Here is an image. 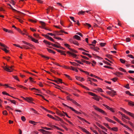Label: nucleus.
<instances>
[{
	"label": "nucleus",
	"mask_w": 134,
	"mask_h": 134,
	"mask_svg": "<svg viewBox=\"0 0 134 134\" xmlns=\"http://www.w3.org/2000/svg\"><path fill=\"white\" fill-rule=\"evenodd\" d=\"M92 107L100 113L103 115L106 116L107 115V113L105 111L99 108L97 106L94 105H93Z\"/></svg>",
	"instance_id": "f257e3e1"
},
{
	"label": "nucleus",
	"mask_w": 134,
	"mask_h": 134,
	"mask_svg": "<svg viewBox=\"0 0 134 134\" xmlns=\"http://www.w3.org/2000/svg\"><path fill=\"white\" fill-rule=\"evenodd\" d=\"M88 93L90 95L93 96L92 97V98L97 101H99L100 99V96H98L92 92H88Z\"/></svg>",
	"instance_id": "f03ea898"
},
{
	"label": "nucleus",
	"mask_w": 134,
	"mask_h": 134,
	"mask_svg": "<svg viewBox=\"0 0 134 134\" xmlns=\"http://www.w3.org/2000/svg\"><path fill=\"white\" fill-rule=\"evenodd\" d=\"M13 66H6L3 67V68L5 70L7 71L10 72L13 71Z\"/></svg>",
	"instance_id": "7ed1b4c3"
},
{
	"label": "nucleus",
	"mask_w": 134,
	"mask_h": 134,
	"mask_svg": "<svg viewBox=\"0 0 134 134\" xmlns=\"http://www.w3.org/2000/svg\"><path fill=\"white\" fill-rule=\"evenodd\" d=\"M62 104L64 106H65V107H66L68 108H69L72 111H74L76 114H81V112H80L78 111H77V110H75L73 108H72L71 107L68 106L64 103H62Z\"/></svg>",
	"instance_id": "20e7f679"
},
{
	"label": "nucleus",
	"mask_w": 134,
	"mask_h": 134,
	"mask_svg": "<svg viewBox=\"0 0 134 134\" xmlns=\"http://www.w3.org/2000/svg\"><path fill=\"white\" fill-rule=\"evenodd\" d=\"M102 105L105 107H106L109 110L112 112H115V109L114 108H111L107 105L104 104H103Z\"/></svg>",
	"instance_id": "39448f33"
},
{
	"label": "nucleus",
	"mask_w": 134,
	"mask_h": 134,
	"mask_svg": "<svg viewBox=\"0 0 134 134\" xmlns=\"http://www.w3.org/2000/svg\"><path fill=\"white\" fill-rule=\"evenodd\" d=\"M47 126L48 127H50L52 128H54V127L56 128L57 130H59L61 131H62V129L59 128V127L55 125H53L51 123L49 122L47 124Z\"/></svg>",
	"instance_id": "423d86ee"
},
{
	"label": "nucleus",
	"mask_w": 134,
	"mask_h": 134,
	"mask_svg": "<svg viewBox=\"0 0 134 134\" xmlns=\"http://www.w3.org/2000/svg\"><path fill=\"white\" fill-rule=\"evenodd\" d=\"M66 53L68 54L70 56H72L73 58L75 59L77 58V55L76 54H75L69 51H67L66 52Z\"/></svg>",
	"instance_id": "0eeeda50"
},
{
	"label": "nucleus",
	"mask_w": 134,
	"mask_h": 134,
	"mask_svg": "<svg viewBox=\"0 0 134 134\" xmlns=\"http://www.w3.org/2000/svg\"><path fill=\"white\" fill-rule=\"evenodd\" d=\"M55 116V117L56 118H55L54 117V118H53V119H54L56 121H60L61 122L63 123L64 122V121L62 119L60 118L58 116Z\"/></svg>",
	"instance_id": "6e6552de"
},
{
	"label": "nucleus",
	"mask_w": 134,
	"mask_h": 134,
	"mask_svg": "<svg viewBox=\"0 0 134 134\" xmlns=\"http://www.w3.org/2000/svg\"><path fill=\"white\" fill-rule=\"evenodd\" d=\"M22 42L23 43H24L26 44L27 45L31 47H32L34 48H35V46L33 45L32 44H31V43H28L24 41H22Z\"/></svg>",
	"instance_id": "1a4fd4ad"
},
{
	"label": "nucleus",
	"mask_w": 134,
	"mask_h": 134,
	"mask_svg": "<svg viewBox=\"0 0 134 134\" xmlns=\"http://www.w3.org/2000/svg\"><path fill=\"white\" fill-rule=\"evenodd\" d=\"M79 127L80 129H81L83 132H85L87 134H91L88 131H87L85 129L82 127L80 126H79Z\"/></svg>",
	"instance_id": "9d476101"
},
{
	"label": "nucleus",
	"mask_w": 134,
	"mask_h": 134,
	"mask_svg": "<svg viewBox=\"0 0 134 134\" xmlns=\"http://www.w3.org/2000/svg\"><path fill=\"white\" fill-rule=\"evenodd\" d=\"M25 99L28 102L31 103L34 100L31 97H26Z\"/></svg>",
	"instance_id": "9b49d317"
},
{
	"label": "nucleus",
	"mask_w": 134,
	"mask_h": 134,
	"mask_svg": "<svg viewBox=\"0 0 134 134\" xmlns=\"http://www.w3.org/2000/svg\"><path fill=\"white\" fill-rule=\"evenodd\" d=\"M40 130L41 131V132L43 134H48V133H49V131H46L43 129H41Z\"/></svg>",
	"instance_id": "f8f14e48"
},
{
	"label": "nucleus",
	"mask_w": 134,
	"mask_h": 134,
	"mask_svg": "<svg viewBox=\"0 0 134 134\" xmlns=\"http://www.w3.org/2000/svg\"><path fill=\"white\" fill-rule=\"evenodd\" d=\"M6 47H3L4 48H1V49L3 50L4 51H5L6 53H8V52H9V51L7 50V48H8V47L6 46Z\"/></svg>",
	"instance_id": "ddd939ff"
},
{
	"label": "nucleus",
	"mask_w": 134,
	"mask_h": 134,
	"mask_svg": "<svg viewBox=\"0 0 134 134\" xmlns=\"http://www.w3.org/2000/svg\"><path fill=\"white\" fill-rule=\"evenodd\" d=\"M76 78L77 80L80 81H84L85 80L83 78L77 76H76Z\"/></svg>",
	"instance_id": "4468645a"
},
{
	"label": "nucleus",
	"mask_w": 134,
	"mask_h": 134,
	"mask_svg": "<svg viewBox=\"0 0 134 134\" xmlns=\"http://www.w3.org/2000/svg\"><path fill=\"white\" fill-rule=\"evenodd\" d=\"M121 109L125 113H126L127 114L129 115L130 113H131V112L126 111L123 108H121Z\"/></svg>",
	"instance_id": "2eb2a0df"
},
{
	"label": "nucleus",
	"mask_w": 134,
	"mask_h": 134,
	"mask_svg": "<svg viewBox=\"0 0 134 134\" xmlns=\"http://www.w3.org/2000/svg\"><path fill=\"white\" fill-rule=\"evenodd\" d=\"M40 23L42 25V28L45 29L46 28L45 27V23L42 21H40Z\"/></svg>",
	"instance_id": "dca6fc26"
},
{
	"label": "nucleus",
	"mask_w": 134,
	"mask_h": 134,
	"mask_svg": "<svg viewBox=\"0 0 134 134\" xmlns=\"http://www.w3.org/2000/svg\"><path fill=\"white\" fill-rule=\"evenodd\" d=\"M71 101L75 105L79 107H80V105L79 104H78L74 100L72 99Z\"/></svg>",
	"instance_id": "f3484780"
},
{
	"label": "nucleus",
	"mask_w": 134,
	"mask_h": 134,
	"mask_svg": "<svg viewBox=\"0 0 134 134\" xmlns=\"http://www.w3.org/2000/svg\"><path fill=\"white\" fill-rule=\"evenodd\" d=\"M115 74L118 76H120V75H122L123 73L119 72H116L115 73Z\"/></svg>",
	"instance_id": "a211bd4d"
},
{
	"label": "nucleus",
	"mask_w": 134,
	"mask_h": 134,
	"mask_svg": "<svg viewBox=\"0 0 134 134\" xmlns=\"http://www.w3.org/2000/svg\"><path fill=\"white\" fill-rule=\"evenodd\" d=\"M73 38L77 40H81L80 37L77 35H75L73 36Z\"/></svg>",
	"instance_id": "6ab92c4d"
},
{
	"label": "nucleus",
	"mask_w": 134,
	"mask_h": 134,
	"mask_svg": "<svg viewBox=\"0 0 134 134\" xmlns=\"http://www.w3.org/2000/svg\"><path fill=\"white\" fill-rule=\"evenodd\" d=\"M43 42L44 43H46V44H48L49 46H50L51 45H52V43H51V42L48 41H47L46 40H44L43 41Z\"/></svg>",
	"instance_id": "aec40b11"
},
{
	"label": "nucleus",
	"mask_w": 134,
	"mask_h": 134,
	"mask_svg": "<svg viewBox=\"0 0 134 134\" xmlns=\"http://www.w3.org/2000/svg\"><path fill=\"white\" fill-rule=\"evenodd\" d=\"M109 130L116 132L118 131V128L117 127H114L112 128L110 127V129Z\"/></svg>",
	"instance_id": "412c9836"
},
{
	"label": "nucleus",
	"mask_w": 134,
	"mask_h": 134,
	"mask_svg": "<svg viewBox=\"0 0 134 134\" xmlns=\"http://www.w3.org/2000/svg\"><path fill=\"white\" fill-rule=\"evenodd\" d=\"M8 5H9L10 6V7H11V8L12 9V10H13V11H15L16 12H17V13H21V12H20L18 11V10L15 9L13 8L12 7V6L10 4H8Z\"/></svg>",
	"instance_id": "4be33fe9"
},
{
	"label": "nucleus",
	"mask_w": 134,
	"mask_h": 134,
	"mask_svg": "<svg viewBox=\"0 0 134 134\" xmlns=\"http://www.w3.org/2000/svg\"><path fill=\"white\" fill-rule=\"evenodd\" d=\"M121 125H122L124 127L126 128H127V129H128L130 131H131L132 130V129L131 128H130L127 125H125V124H121Z\"/></svg>",
	"instance_id": "5701e85b"
},
{
	"label": "nucleus",
	"mask_w": 134,
	"mask_h": 134,
	"mask_svg": "<svg viewBox=\"0 0 134 134\" xmlns=\"http://www.w3.org/2000/svg\"><path fill=\"white\" fill-rule=\"evenodd\" d=\"M90 76H91V77H95V78H97V79H100V80H103L102 79H100L99 77H98V76H96L95 75H93V74H91L90 75Z\"/></svg>",
	"instance_id": "b1692460"
},
{
	"label": "nucleus",
	"mask_w": 134,
	"mask_h": 134,
	"mask_svg": "<svg viewBox=\"0 0 134 134\" xmlns=\"http://www.w3.org/2000/svg\"><path fill=\"white\" fill-rule=\"evenodd\" d=\"M56 80L57 81V82H56V83H57L58 84H59L60 83H63L62 82V80L61 79L57 78Z\"/></svg>",
	"instance_id": "393cba45"
},
{
	"label": "nucleus",
	"mask_w": 134,
	"mask_h": 134,
	"mask_svg": "<svg viewBox=\"0 0 134 134\" xmlns=\"http://www.w3.org/2000/svg\"><path fill=\"white\" fill-rule=\"evenodd\" d=\"M34 90H35V91H34L36 93H39V92H38V91H40L38 89L35 88H31V91H33Z\"/></svg>",
	"instance_id": "a878e982"
},
{
	"label": "nucleus",
	"mask_w": 134,
	"mask_h": 134,
	"mask_svg": "<svg viewBox=\"0 0 134 134\" xmlns=\"http://www.w3.org/2000/svg\"><path fill=\"white\" fill-rule=\"evenodd\" d=\"M29 123H31V124H33L34 125H36V123H37L38 122H35L34 121L32 120H30L29 121Z\"/></svg>",
	"instance_id": "bb28decb"
},
{
	"label": "nucleus",
	"mask_w": 134,
	"mask_h": 134,
	"mask_svg": "<svg viewBox=\"0 0 134 134\" xmlns=\"http://www.w3.org/2000/svg\"><path fill=\"white\" fill-rule=\"evenodd\" d=\"M4 86H5L7 87H8L9 88H10L11 89H12L13 90H15L16 89V88L11 87L10 86H9L8 84H5L4 85Z\"/></svg>",
	"instance_id": "cd10ccee"
},
{
	"label": "nucleus",
	"mask_w": 134,
	"mask_h": 134,
	"mask_svg": "<svg viewBox=\"0 0 134 134\" xmlns=\"http://www.w3.org/2000/svg\"><path fill=\"white\" fill-rule=\"evenodd\" d=\"M68 48L71 52H73L75 53H78L77 51L76 50L72 49L70 48Z\"/></svg>",
	"instance_id": "c85d7f7f"
},
{
	"label": "nucleus",
	"mask_w": 134,
	"mask_h": 134,
	"mask_svg": "<svg viewBox=\"0 0 134 134\" xmlns=\"http://www.w3.org/2000/svg\"><path fill=\"white\" fill-rule=\"evenodd\" d=\"M128 104L131 106L134 107V102H132V101L129 102L128 103Z\"/></svg>",
	"instance_id": "c756f323"
},
{
	"label": "nucleus",
	"mask_w": 134,
	"mask_h": 134,
	"mask_svg": "<svg viewBox=\"0 0 134 134\" xmlns=\"http://www.w3.org/2000/svg\"><path fill=\"white\" fill-rule=\"evenodd\" d=\"M111 91L112 92V93L111 94V95L110 96L113 97L116 95L115 93H116V92L114 90H111Z\"/></svg>",
	"instance_id": "7c9ffc66"
},
{
	"label": "nucleus",
	"mask_w": 134,
	"mask_h": 134,
	"mask_svg": "<svg viewBox=\"0 0 134 134\" xmlns=\"http://www.w3.org/2000/svg\"><path fill=\"white\" fill-rule=\"evenodd\" d=\"M80 85L83 88L87 90H88V91L90 90V89L89 88H88L87 87L82 85V84Z\"/></svg>",
	"instance_id": "2f4dec72"
},
{
	"label": "nucleus",
	"mask_w": 134,
	"mask_h": 134,
	"mask_svg": "<svg viewBox=\"0 0 134 134\" xmlns=\"http://www.w3.org/2000/svg\"><path fill=\"white\" fill-rule=\"evenodd\" d=\"M125 93L126 94L129 95L131 96H134V95L132 94L129 91H127L125 92Z\"/></svg>",
	"instance_id": "473e14b6"
},
{
	"label": "nucleus",
	"mask_w": 134,
	"mask_h": 134,
	"mask_svg": "<svg viewBox=\"0 0 134 134\" xmlns=\"http://www.w3.org/2000/svg\"><path fill=\"white\" fill-rule=\"evenodd\" d=\"M119 69L120 71H121L124 72H126V71L124 69L121 67H120V68H119Z\"/></svg>",
	"instance_id": "72a5a7b5"
},
{
	"label": "nucleus",
	"mask_w": 134,
	"mask_h": 134,
	"mask_svg": "<svg viewBox=\"0 0 134 134\" xmlns=\"http://www.w3.org/2000/svg\"><path fill=\"white\" fill-rule=\"evenodd\" d=\"M30 110L31 111H32L35 114H37V112L36 111L35 109H34V108H31L30 109Z\"/></svg>",
	"instance_id": "f704fd0d"
},
{
	"label": "nucleus",
	"mask_w": 134,
	"mask_h": 134,
	"mask_svg": "<svg viewBox=\"0 0 134 134\" xmlns=\"http://www.w3.org/2000/svg\"><path fill=\"white\" fill-rule=\"evenodd\" d=\"M85 12V11H83L82 10H81V11H79L78 12V14L79 15L81 14V15H83L84 14Z\"/></svg>",
	"instance_id": "c9c22d12"
},
{
	"label": "nucleus",
	"mask_w": 134,
	"mask_h": 134,
	"mask_svg": "<svg viewBox=\"0 0 134 134\" xmlns=\"http://www.w3.org/2000/svg\"><path fill=\"white\" fill-rule=\"evenodd\" d=\"M57 113L58 115H59L60 116H65V115L62 113L60 112H57Z\"/></svg>",
	"instance_id": "e433bc0d"
},
{
	"label": "nucleus",
	"mask_w": 134,
	"mask_h": 134,
	"mask_svg": "<svg viewBox=\"0 0 134 134\" xmlns=\"http://www.w3.org/2000/svg\"><path fill=\"white\" fill-rule=\"evenodd\" d=\"M31 40L32 41L34 42L35 43H38V40H36L33 38H32Z\"/></svg>",
	"instance_id": "4c0bfd02"
},
{
	"label": "nucleus",
	"mask_w": 134,
	"mask_h": 134,
	"mask_svg": "<svg viewBox=\"0 0 134 134\" xmlns=\"http://www.w3.org/2000/svg\"><path fill=\"white\" fill-rule=\"evenodd\" d=\"M73 43L77 46H78L79 45V44L78 42L75 40H74Z\"/></svg>",
	"instance_id": "58836bf2"
},
{
	"label": "nucleus",
	"mask_w": 134,
	"mask_h": 134,
	"mask_svg": "<svg viewBox=\"0 0 134 134\" xmlns=\"http://www.w3.org/2000/svg\"><path fill=\"white\" fill-rule=\"evenodd\" d=\"M103 124L109 129H110V127L109 126V125L108 124L104 123H103Z\"/></svg>",
	"instance_id": "ea45409f"
},
{
	"label": "nucleus",
	"mask_w": 134,
	"mask_h": 134,
	"mask_svg": "<svg viewBox=\"0 0 134 134\" xmlns=\"http://www.w3.org/2000/svg\"><path fill=\"white\" fill-rule=\"evenodd\" d=\"M99 50V48L97 47H94V50L97 52H99L98 50Z\"/></svg>",
	"instance_id": "a19ab883"
},
{
	"label": "nucleus",
	"mask_w": 134,
	"mask_h": 134,
	"mask_svg": "<svg viewBox=\"0 0 134 134\" xmlns=\"http://www.w3.org/2000/svg\"><path fill=\"white\" fill-rule=\"evenodd\" d=\"M13 77L14 78L15 80L18 81H19V80L17 76H14L13 75Z\"/></svg>",
	"instance_id": "79ce46f5"
},
{
	"label": "nucleus",
	"mask_w": 134,
	"mask_h": 134,
	"mask_svg": "<svg viewBox=\"0 0 134 134\" xmlns=\"http://www.w3.org/2000/svg\"><path fill=\"white\" fill-rule=\"evenodd\" d=\"M105 118L108 121L110 122H111L112 120L107 117H105Z\"/></svg>",
	"instance_id": "37998d69"
},
{
	"label": "nucleus",
	"mask_w": 134,
	"mask_h": 134,
	"mask_svg": "<svg viewBox=\"0 0 134 134\" xmlns=\"http://www.w3.org/2000/svg\"><path fill=\"white\" fill-rule=\"evenodd\" d=\"M89 45L90 46H90V48L91 49H93L94 50V46H95V45H94V44H89Z\"/></svg>",
	"instance_id": "c03bdc74"
},
{
	"label": "nucleus",
	"mask_w": 134,
	"mask_h": 134,
	"mask_svg": "<svg viewBox=\"0 0 134 134\" xmlns=\"http://www.w3.org/2000/svg\"><path fill=\"white\" fill-rule=\"evenodd\" d=\"M98 92H103V91L102 90V89L101 88H97V90Z\"/></svg>",
	"instance_id": "a18cd8bd"
},
{
	"label": "nucleus",
	"mask_w": 134,
	"mask_h": 134,
	"mask_svg": "<svg viewBox=\"0 0 134 134\" xmlns=\"http://www.w3.org/2000/svg\"><path fill=\"white\" fill-rule=\"evenodd\" d=\"M53 38H55V39H58V40H62V41H63V39H62L60 37H56L55 36H54L53 37Z\"/></svg>",
	"instance_id": "49530a36"
},
{
	"label": "nucleus",
	"mask_w": 134,
	"mask_h": 134,
	"mask_svg": "<svg viewBox=\"0 0 134 134\" xmlns=\"http://www.w3.org/2000/svg\"><path fill=\"white\" fill-rule=\"evenodd\" d=\"M106 43H100V46L102 47H104L105 46Z\"/></svg>",
	"instance_id": "de8ad7c7"
},
{
	"label": "nucleus",
	"mask_w": 134,
	"mask_h": 134,
	"mask_svg": "<svg viewBox=\"0 0 134 134\" xmlns=\"http://www.w3.org/2000/svg\"><path fill=\"white\" fill-rule=\"evenodd\" d=\"M125 119H127L128 120H130V119L129 117L128 116H127L125 115L124 114V115L123 116H122Z\"/></svg>",
	"instance_id": "09e8293b"
},
{
	"label": "nucleus",
	"mask_w": 134,
	"mask_h": 134,
	"mask_svg": "<svg viewBox=\"0 0 134 134\" xmlns=\"http://www.w3.org/2000/svg\"><path fill=\"white\" fill-rule=\"evenodd\" d=\"M24 48L26 49H31L29 47L27 46H23Z\"/></svg>",
	"instance_id": "8fccbe9b"
},
{
	"label": "nucleus",
	"mask_w": 134,
	"mask_h": 134,
	"mask_svg": "<svg viewBox=\"0 0 134 134\" xmlns=\"http://www.w3.org/2000/svg\"><path fill=\"white\" fill-rule=\"evenodd\" d=\"M2 93L4 95H6L10 96H11L8 93L6 92L5 91H3L2 92Z\"/></svg>",
	"instance_id": "3c124183"
},
{
	"label": "nucleus",
	"mask_w": 134,
	"mask_h": 134,
	"mask_svg": "<svg viewBox=\"0 0 134 134\" xmlns=\"http://www.w3.org/2000/svg\"><path fill=\"white\" fill-rule=\"evenodd\" d=\"M44 129H45L47 130H52V129L51 128H48L46 127H42Z\"/></svg>",
	"instance_id": "603ef678"
},
{
	"label": "nucleus",
	"mask_w": 134,
	"mask_h": 134,
	"mask_svg": "<svg viewBox=\"0 0 134 134\" xmlns=\"http://www.w3.org/2000/svg\"><path fill=\"white\" fill-rule=\"evenodd\" d=\"M106 56L111 59H112L111 56L110 54L106 55Z\"/></svg>",
	"instance_id": "864d4df0"
},
{
	"label": "nucleus",
	"mask_w": 134,
	"mask_h": 134,
	"mask_svg": "<svg viewBox=\"0 0 134 134\" xmlns=\"http://www.w3.org/2000/svg\"><path fill=\"white\" fill-rule=\"evenodd\" d=\"M6 109L8 110H13V109H12L11 108L10 106H8L6 107Z\"/></svg>",
	"instance_id": "5fc2aeb1"
},
{
	"label": "nucleus",
	"mask_w": 134,
	"mask_h": 134,
	"mask_svg": "<svg viewBox=\"0 0 134 134\" xmlns=\"http://www.w3.org/2000/svg\"><path fill=\"white\" fill-rule=\"evenodd\" d=\"M2 113L3 115H7L8 114V113L7 112V111L6 110L3 111Z\"/></svg>",
	"instance_id": "6e6d98bb"
},
{
	"label": "nucleus",
	"mask_w": 134,
	"mask_h": 134,
	"mask_svg": "<svg viewBox=\"0 0 134 134\" xmlns=\"http://www.w3.org/2000/svg\"><path fill=\"white\" fill-rule=\"evenodd\" d=\"M29 21L33 23H36V21L35 20L32 19H29Z\"/></svg>",
	"instance_id": "4d7b16f0"
},
{
	"label": "nucleus",
	"mask_w": 134,
	"mask_h": 134,
	"mask_svg": "<svg viewBox=\"0 0 134 134\" xmlns=\"http://www.w3.org/2000/svg\"><path fill=\"white\" fill-rule=\"evenodd\" d=\"M52 46L54 47H57L58 48L59 47V46L57 45V44H54L52 43Z\"/></svg>",
	"instance_id": "13d9d810"
},
{
	"label": "nucleus",
	"mask_w": 134,
	"mask_h": 134,
	"mask_svg": "<svg viewBox=\"0 0 134 134\" xmlns=\"http://www.w3.org/2000/svg\"><path fill=\"white\" fill-rule=\"evenodd\" d=\"M89 83L92 85H93L95 86H97V85L96 84L93 83L92 81H91L90 83Z\"/></svg>",
	"instance_id": "bf43d9fd"
},
{
	"label": "nucleus",
	"mask_w": 134,
	"mask_h": 134,
	"mask_svg": "<svg viewBox=\"0 0 134 134\" xmlns=\"http://www.w3.org/2000/svg\"><path fill=\"white\" fill-rule=\"evenodd\" d=\"M120 60L121 62V63L123 64H124L125 62V61L124 60L122 59H120Z\"/></svg>",
	"instance_id": "052dcab7"
},
{
	"label": "nucleus",
	"mask_w": 134,
	"mask_h": 134,
	"mask_svg": "<svg viewBox=\"0 0 134 134\" xmlns=\"http://www.w3.org/2000/svg\"><path fill=\"white\" fill-rule=\"evenodd\" d=\"M10 102L12 103L15 105L16 104V101L15 100H10Z\"/></svg>",
	"instance_id": "680f3d73"
},
{
	"label": "nucleus",
	"mask_w": 134,
	"mask_h": 134,
	"mask_svg": "<svg viewBox=\"0 0 134 134\" xmlns=\"http://www.w3.org/2000/svg\"><path fill=\"white\" fill-rule=\"evenodd\" d=\"M74 40L72 38H71L69 40V41L71 43H73V42H74Z\"/></svg>",
	"instance_id": "e2e57ef3"
},
{
	"label": "nucleus",
	"mask_w": 134,
	"mask_h": 134,
	"mask_svg": "<svg viewBox=\"0 0 134 134\" xmlns=\"http://www.w3.org/2000/svg\"><path fill=\"white\" fill-rule=\"evenodd\" d=\"M41 87H43V85L42 84V83L41 82H39V83L37 84Z\"/></svg>",
	"instance_id": "0e129e2a"
},
{
	"label": "nucleus",
	"mask_w": 134,
	"mask_h": 134,
	"mask_svg": "<svg viewBox=\"0 0 134 134\" xmlns=\"http://www.w3.org/2000/svg\"><path fill=\"white\" fill-rule=\"evenodd\" d=\"M69 17L74 22H75V23L76 22V21L74 20V17L72 16H70Z\"/></svg>",
	"instance_id": "69168bd1"
},
{
	"label": "nucleus",
	"mask_w": 134,
	"mask_h": 134,
	"mask_svg": "<svg viewBox=\"0 0 134 134\" xmlns=\"http://www.w3.org/2000/svg\"><path fill=\"white\" fill-rule=\"evenodd\" d=\"M111 80L115 82H116L117 80V79L115 77L111 79Z\"/></svg>",
	"instance_id": "338daca9"
},
{
	"label": "nucleus",
	"mask_w": 134,
	"mask_h": 134,
	"mask_svg": "<svg viewBox=\"0 0 134 134\" xmlns=\"http://www.w3.org/2000/svg\"><path fill=\"white\" fill-rule=\"evenodd\" d=\"M21 119L23 121H25L26 120V118L24 116H22L21 117Z\"/></svg>",
	"instance_id": "774afa93"
}]
</instances>
